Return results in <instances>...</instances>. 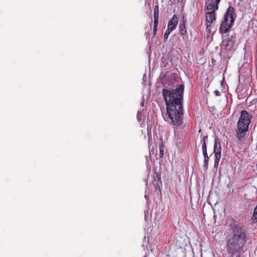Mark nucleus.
Returning <instances> with one entry per match:
<instances>
[{
  "label": "nucleus",
  "instance_id": "nucleus-1",
  "mask_svg": "<svg viewBox=\"0 0 257 257\" xmlns=\"http://www.w3.org/2000/svg\"><path fill=\"white\" fill-rule=\"evenodd\" d=\"M184 85H180L175 89H163L162 93L166 104L165 120L175 129L183 123L184 109L183 94Z\"/></svg>",
  "mask_w": 257,
  "mask_h": 257
},
{
  "label": "nucleus",
  "instance_id": "nucleus-2",
  "mask_svg": "<svg viewBox=\"0 0 257 257\" xmlns=\"http://www.w3.org/2000/svg\"><path fill=\"white\" fill-rule=\"evenodd\" d=\"M246 242V234L244 228L239 224H234L230 228V234L226 237V251L233 257L239 253Z\"/></svg>",
  "mask_w": 257,
  "mask_h": 257
},
{
  "label": "nucleus",
  "instance_id": "nucleus-3",
  "mask_svg": "<svg viewBox=\"0 0 257 257\" xmlns=\"http://www.w3.org/2000/svg\"><path fill=\"white\" fill-rule=\"evenodd\" d=\"M252 115L248 111L243 110L237 123L236 137L240 141L244 140L246 132L248 131Z\"/></svg>",
  "mask_w": 257,
  "mask_h": 257
},
{
  "label": "nucleus",
  "instance_id": "nucleus-4",
  "mask_svg": "<svg viewBox=\"0 0 257 257\" xmlns=\"http://www.w3.org/2000/svg\"><path fill=\"white\" fill-rule=\"evenodd\" d=\"M234 8L232 7H229L224 17V20L222 22L220 28L219 32L221 34H226L231 28L234 22L233 13Z\"/></svg>",
  "mask_w": 257,
  "mask_h": 257
},
{
  "label": "nucleus",
  "instance_id": "nucleus-5",
  "mask_svg": "<svg viewBox=\"0 0 257 257\" xmlns=\"http://www.w3.org/2000/svg\"><path fill=\"white\" fill-rule=\"evenodd\" d=\"M206 23L215 25L216 19V11L213 10H206Z\"/></svg>",
  "mask_w": 257,
  "mask_h": 257
},
{
  "label": "nucleus",
  "instance_id": "nucleus-6",
  "mask_svg": "<svg viewBox=\"0 0 257 257\" xmlns=\"http://www.w3.org/2000/svg\"><path fill=\"white\" fill-rule=\"evenodd\" d=\"M205 8L206 10H218V5L220 2V0H205Z\"/></svg>",
  "mask_w": 257,
  "mask_h": 257
},
{
  "label": "nucleus",
  "instance_id": "nucleus-7",
  "mask_svg": "<svg viewBox=\"0 0 257 257\" xmlns=\"http://www.w3.org/2000/svg\"><path fill=\"white\" fill-rule=\"evenodd\" d=\"M178 24V18L176 15H174L172 19L169 22L167 29L171 31L175 30Z\"/></svg>",
  "mask_w": 257,
  "mask_h": 257
},
{
  "label": "nucleus",
  "instance_id": "nucleus-8",
  "mask_svg": "<svg viewBox=\"0 0 257 257\" xmlns=\"http://www.w3.org/2000/svg\"><path fill=\"white\" fill-rule=\"evenodd\" d=\"M235 40L233 39H228L223 41L222 42V47H224L226 50H231L233 49Z\"/></svg>",
  "mask_w": 257,
  "mask_h": 257
},
{
  "label": "nucleus",
  "instance_id": "nucleus-9",
  "mask_svg": "<svg viewBox=\"0 0 257 257\" xmlns=\"http://www.w3.org/2000/svg\"><path fill=\"white\" fill-rule=\"evenodd\" d=\"M221 146L220 142L215 140L214 145V154H221Z\"/></svg>",
  "mask_w": 257,
  "mask_h": 257
},
{
  "label": "nucleus",
  "instance_id": "nucleus-10",
  "mask_svg": "<svg viewBox=\"0 0 257 257\" xmlns=\"http://www.w3.org/2000/svg\"><path fill=\"white\" fill-rule=\"evenodd\" d=\"M208 137L207 136L203 137V140L202 141V148L203 156L207 155V147L206 145V140L207 139Z\"/></svg>",
  "mask_w": 257,
  "mask_h": 257
},
{
  "label": "nucleus",
  "instance_id": "nucleus-11",
  "mask_svg": "<svg viewBox=\"0 0 257 257\" xmlns=\"http://www.w3.org/2000/svg\"><path fill=\"white\" fill-rule=\"evenodd\" d=\"M179 29L181 35H185L187 34V31L186 29L184 21H183L182 23H181V24H180Z\"/></svg>",
  "mask_w": 257,
  "mask_h": 257
},
{
  "label": "nucleus",
  "instance_id": "nucleus-12",
  "mask_svg": "<svg viewBox=\"0 0 257 257\" xmlns=\"http://www.w3.org/2000/svg\"><path fill=\"white\" fill-rule=\"evenodd\" d=\"M154 17V23H158V22H159V10H158V6H156L155 8Z\"/></svg>",
  "mask_w": 257,
  "mask_h": 257
},
{
  "label": "nucleus",
  "instance_id": "nucleus-13",
  "mask_svg": "<svg viewBox=\"0 0 257 257\" xmlns=\"http://www.w3.org/2000/svg\"><path fill=\"white\" fill-rule=\"evenodd\" d=\"M214 26L213 24H210L209 23H206V31L209 34H212L213 32L212 31V28Z\"/></svg>",
  "mask_w": 257,
  "mask_h": 257
},
{
  "label": "nucleus",
  "instance_id": "nucleus-14",
  "mask_svg": "<svg viewBox=\"0 0 257 257\" xmlns=\"http://www.w3.org/2000/svg\"><path fill=\"white\" fill-rule=\"evenodd\" d=\"M251 219L253 222H257V205L255 207Z\"/></svg>",
  "mask_w": 257,
  "mask_h": 257
},
{
  "label": "nucleus",
  "instance_id": "nucleus-15",
  "mask_svg": "<svg viewBox=\"0 0 257 257\" xmlns=\"http://www.w3.org/2000/svg\"><path fill=\"white\" fill-rule=\"evenodd\" d=\"M204 161L203 167H204V168L206 170L207 169V165H208V163L209 158H208V155L204 156Z\"/></svg>",
  "mask_w": 257,
  "mask_h": 257
},
{
  "label": "nucleus",
  "instance_id": "nucleus-16",
  "mask_svg": "<svg viewBox=\"0 0 257 257\" xmlns=\"http://www.w3.org/2000/svg\"><path fill=\"white\" fill-rule=\"evenodd\" d=\"M159 149H160V157H162L164 155V151L162 142H161V143L160 144V145H159Z\"/></svg>",
  "mask_w": 257,
  "mask_h": 257
},
{
  "label": "nucleus",
  "instance_id": "nucleus-17",
  "mask_svg": "<svg viewBox=\"0 0 257 257\" xmlns=\"http://www.w3.org/2000/svg\"><path fill=\"white\" fill-rule=\"evenodd\" d=\"M171 32H172L171 31L168 30V29H167V30L166 31L165 33V34L164 35V39L165 40H166L168 38V37Z\"/></svg>",
  "mask_w": 257,
  "mask_h": 257
},
{
  "label": "nucleus",
  "instance_id": "nucleus-18",
  "mask_svg": "<svg viewBox=\"0 0 257 257\" xmlns=\"http://www.w3.org/2000/svg\"><path fill=\"white\" fill-rule=\"evenodd\" d=\"M221 154H214L215 160V161H220L221 158Z\"/></svg>",
  "mask_w": 257,
  "mask_h": 257
},
{
  "label": "nucleus",
  "instance_id": "nucleus-19",
  "mask_svg": "<svg viewBox=\"0 0 257 257\" xmlns=\"http://www.w3.org/2000/svg\"><path fill=\"white\" fill-rule=\"evenodd\" d=\"M158 24V23H154V29H153L154 35H155L156 33Z\"/></svg>",
  "mask_w": 257,
  "mask_h": 257
},
{
  "label": "nucleus",
  "instance_id": "nucleus-20",
  "mask_svg": "<svg viewBox=\"0 0 257 257\" xmlns=\"http://www.w3.org/2000/svg\"><path fill=\"white\" fill-rule=\"evenodd\" d=\"M219 162L218 161H214V168H215L216 169L217 168L218 166V164H219Z\"/></svg>",
  "mask_w": 257,
  "mask_h": 257
},
{
  "label": "nucleus",
  "instance_id": "nucleus-21",
  "mask_svg": "<svg viewBox=\"0 0 257 257\" xmlns=\"http://www.w3.org/2000/svg\"><path fill=\"white\" fill-rule=\"evenodd\" d=\"M214 93H215V95L216 96H219L220 95V92L218 91V90H215L214 91Z\"/></svg>",
  "mask_w": 257,
  "mask_h": 257
},
{
  "label": "nucleus",
  "instance_id": "nucleus-22",
  "mask_svg": "<svg viewBox=\"0 0 257 257\" xmlns=\"http://www.w3.org/2000/svg\"><path fill=\"white\" fill-rule=\"evenodd\" d=\"M178 3H182L183 0H177Z\"/></svg>",
  "mask_w": 257,
  "mask_h": 257
},
{
  "label": "nucleus",
  "instance_id": "nucleus-23",
  "mask_svg": "<svg viewBox=\"0 0 257 257\" xmlns=\"http://www.w3.org/2000/svg\"><path fill=\"white\" fill-rule=\"evenodd\" d=\"M144 102H142V103H141V105H142V106H143V105H144Z\"/></svg>",
  "mask_w": 257,
  "mask_h": 257
},
{
  "label": "nucleus",
  "instance_id": "nucleus-24",
  "mask_svg": "<svg viewBox=\"0 0 257 257\" xmlns=\"http://www.w3.org/2000/svg\"><path fill=\"white\" fill-rule=\"evenodd\" d=\"M145 257H146V256H145Z\"/></svg>",
  "mask_w": 257,
  "mask_h": 257
}]
</instances>
